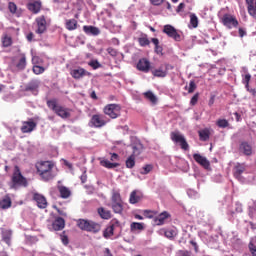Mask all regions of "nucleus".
Instances as JSON below:
<instances>
[{"label": "nucleus", "instance_id": "1", "mask_svg": "<svg viewBox=\"0 0 256 256\" xmlns=\"http://www.w3.org/2000/svg\"><path fill=\"white\" fill-rule=\"evenodd\" d=\"M35 167L43 181H51V179H54L55 174H53V169L55 163H53V161H39L35 164Z\"/></svg>", "mask_w": 256, "mask_h": 256}, {"label": "nucleus", "instance_id": "2", "mask_svg": "<svg viewBox=\"0 0 256 256\" xmlns=\"http://www.w3.org/2000/svg\"><path fill=\"white\" fill-rule=\"evenodd\" d=\"M48 109H51L53 113H55L58 117H61V119H69L71 117V112L69 108H66L64 106H61L57 99H51L47 102Z\"/></svg>", "mask_w": 256, "mask_h": 256}, {"label": "nucleus", "instance_id": "3", "mask_svg": "<svg viewBox=\"0 0 256 256\" xmlns=\"http://www.w3.org/2000/svg\"><path fill=\"white\" fill-rule=\"evenodd\" d=\"M111 209L114 213L121 215L123 214V209H125V203L121 198V193L118 191H113L111 196Z\"/></svg>", "mask_w": 256, "mask_h": 256}, {"label": "nucleus", "instance_id": "4", "mask_svg": "<svg viewBox=\"0 0 256 256\" xmlns=\"http://www.w3.org/2000/svg\"><path fill=\"white\" fill-rule=\"evenodd\" d=\"M104 115L110 117V119H117L121 117V105L119 104H108L103 108Z\"/></svg>", "mask_w": 256, "mask_h": 256}, {"label": "nucleus", "instance_id": "5", "mask_svg": "<svg viewBox=\"0 0 256 256\" xmlns=\"http://www.w3.org/2000/svg\"><path fill=\"white\" fill-rule=\"evenodd\" d=\"M12 183L15 186L19 187H27V178L24 177L23 174H21V169L19 166H15L14 173L12 175Z\"/></svg>", "mask_w": 256, "mask_h": 256}, {"label": "nucleus", "instance_id": "6", "mask_svg": "<svg viewBox=\"0 0 256 256\" xmlns=\"http://www.w3.org/2000/svg\"><path fill=\"white\" fill-rule=\"evenodd\" d=\"M109 121L105 119V115L103 114H94L92 115L89 125L90 127H94L95 129H101L105 127Z\"/></svg>", "mask_w": 256, "mask_h": 256}, {"label": "nucleus", "instance_id": "7", "mask_svg": "<svg viewBox=\"0 0 256 256\" xmlns=\"http://www.w3.org/2000/svg\"><path fill=\"white\" fill-rule=\"evenodd\" d=\"M170 139L173 143H178L183 151H189V143L185 139V136L179 132H171Z\"/></svg>", "mask_w": 256, "mask_h": 256}, {"label": "nucleus", "instance_id": "8", "mask_svg": "<svg viewBox=\"0 0 256 256\" xmlns=\"http://www.w3.org/2000/svg\"><path fill=\"white\" fill-rule=\"evenodd\" d=\"M222 24L224 25V27H227V29H233V28L239 27V21L237 20V17L231 14L223 15Z\"/></svg>", "mask_w": 256, "mask_h": 256}, {"label": "nucleus", "instance_id": "9", "mask_svg": "<svg viewBox=\"0 0 256 256\" xmlns=\"http://www.w3.org/2000/svg\"><path fill=\"white\" fill-rule=\"evenodd\" d=\"M35 129H37V122L33 118H30L28 121H22L21 133H33Z\"/></svg>", "mask_w": 256, "mask_h": 256}, {"label": "nucleus", "instance_id": "10", "mask_svg": "<svg viewBox=\"0 0 256 256\" xmlns=\"http://www.w3.org/2000/svg\"><path fill=\"white\" fill-rule=\"evenodd\" d=\"M71 77L73 79L79 80L83 79V77H91V72L85 70L84 68L78 67L70 71Z\"/></svg>", "mask_w": 256, "mask_h": 256}, {"label": "nucleus", "instance_id": "11", "mask_svg": "<svg viewBox=\"0 0 256 256\" xmlns=\"http://www.w3.org/2000/svg\"><path fill=\"white\" fill-rule=\"evenodd\" d=\"M163 33L171 37L175 41H181V34L177 33V29L172 25H165L163 29Z\"/></svg>", "mask_w": 256, "mask_h": 256}, {"label": "nucleus", "instance_id": "12", "mask_svg": "<svg viewBox=\"0 0 256 256\" xmlns=\"http://www.w3.org/2000/svg\"><path fill=\"white\" fill-rule=\"evenodd\" d=\"M36 25L38 27L36 33L38 35H43V33L47 31V19L45 18V16H40L36 18Z\"/></svg>", "mask_w": 256, "mask_h": 256}, {"label": "nucleus", "instance_id": "13", "mask_svg": "<svg viewBox=\"0 0 256 256\" xmlns=\"http://www.w3.org/2000/svg\"><path fill=\"white\" fill-rule=\"evenodd\" d=\"M239 152L246 157H251L253 155V146L247 141H242L239 145Z\"/></svg>", "mask_w": 256, "mask_h": 256}, {"label": "nucleus", "instance_id": "14", "mask_svg": "<svg viewBox=\"0 0 256 256\" xmlns=\"http://www.w3.org/2000/svg\"><path fill=\"white\" fill-rule=\"evenodd\" d=\"M193 159L198 163V165H201L204 169H211V163L205 156H201V154H193Z\"/></svg>", "mask_w": 256, "mask_h": 256}, {"label": "nucleus", "instance_id": "15", "mask_svg": "<svg viewBox=\"0 0 256 256\" xmlns=\"http://www.w3.org/2000/svg\"><path fill=\"white\" fill-rule=\"evenodd\" d=\"M33 200L36 201L37 207H39V209H47V198H45V196L39 193H34Z\"/></svg>", "mask_w": 256, "mask_h": 256}, {"label": "nucleus", "instance_id": "16", "mask_svg": "<svg viewBox=\"0 0 256 256\" xmlns=\"http://www.w3.org/2000/svg\"><path fill=\"white\" fill-rule=\"evenodd\" d=\"M137 69L143 73H149V70L151 69V62H149L147 58H142L137 63Z\"/></svg>", "mask_w": 256, "mask_h": 256}, {"label": "nucleus", "instance_id": "17", "mask_svg": "<svg viewBox=\"0 0 256 256\" xmlns=\"http://www.w3.org/2000/svg\"><path fill=\"white\" fill-rule=\"evenodd\" d=\"M247 170V165L245 163H236L234 166V177L239 179L243 173Z\"/></svg>", "mask_w": 256, "mask_h": 256}, {"label": "nucleus", "instance_id": "18", "mask_svg": "<svg viewBox=\"0 0 256 256\" xmlns=\"http://www.w3.org/2000/svg\"><path fill=\"white\" fill-rule=\"evenodd\" d=\"M52 229H54V231H63V229H65V219L57 217L52 223Z\"/></svg>", "mask_w": 256, "mask_h": 256}, {"label": "nucleus", "instance_id": "19", "mask_svg": "<svg viewBox=\"0 0 256 256\" xmlns=\"http://www.w3.org/2000/svg\"><path fill=\"white\" fill-rule=\"evenodd\" d=\"M248 13L253 19H256V0H245Z\"/></svg>", "mask_w": 256, "mask_h": 256}, {"label": "nucleus", "instance_id": "20", "mask_svg": "<svg viewBox=\"0 0 256 256\" xmlns=\"http://www.w3.org/2000/svg\"><path fill=\"white\" fill-rule=\"evenodd\" d=\"M25 91H31V93H34V95H37L39 92V82L37 80L30 81L26 87Z\"/></svg>", "mask_w": 256, "mask_h": 256}, {"label": "nucleus", "instance_id": "21", "mask_svg": "<svg viewBox=\"0 0 256 256\" xmlns=\"http://www.w3.org/2000/svg\"><path fill=\"white\" fill-rule=\"evenodd\" d=\"M41 1H35V2H30L27 4V9H29L34 15H37L41 11Z\"/></svg>", "mask_w": 256, "mask_h": 256}, {"label": "nucleus", "instance_id": "22", "mask_svg": "<svg viewBox=\"0 0 256 256\" xmlns=\"http://www.w3.org/2000/svg\"><path fill=\"white\" fill-rule=\"evenodd\" d=\"M57 189L61 199H69L71 197V189L67 188V186L59 185Z\"/></svg>", "mask_w": 256, "mask_h": 256}, {"label": "nucleus", "instance_id": "23", "mask_svg": "<svg viewBox=\"0 0 256 256\" xmlns=\"http://www.w3.org/2000/svg\"><path fill=\"white\" fill-rule=\"evenodd\" d=\"M1 235L2 241H4L8 247H11V237H13V231L4 229L2 230Z\"/></svg>", "mask_w": 256, "mask_h": 256}, {"label": "nucleus", "instance_id": "24", "mask_svg": "<svg viewBox=\"0 0 256 256\" xmlns=\"http://www.w3.org/2000/svg\"><path fill=\"white\" fill-rule=\"evenodd\" d=\"M83 31L86 35H94L97 36L101 33V30L95 26H83Z\"/></svg>", "mask_w": 256, "mask_h": 256}, {"label": "nucleus", "instance_id": "25", "mask_svg": "<svg viewBox=\"0 0 256 256\" xmlns=\"http://www.w3.org/2000/svg\"><path fill=\"white\" fill-rule=\"evenodd\" d=\"M99 231H101V224L90 220L87 233H99Z\"/></svg>", "mask_w": 256, "mask_h": 256}, {"label": "nucleus", "instance_id": "26", "mask_svg": "<svg viewBox=\"0 0 256 256\" xmlns=\"http://www.w3.org/2000/svg\"><path fill=\"white\" fill-rule=\"evenodd\" d=\"M169 217H171V214H169V212L167 211H164L159 214L158 217H156L155 223H157V225H163L165 223V220L169 219Z\"/></svg>", "mask_w": 256, "mask_h": 256}, {"label": "nucleus", "instance_id": "27", "mask_svg": "<svg viewBox=\"0 0 256 256\" xmlns=\"http://www.w3.org/2000/svg\"><path fill=\"white\" fill-rule=\"evenodd\" d=\"M97 213L101 219L109 220L111 219V212L108 209H105L104 207H100L97 209Z\"/></svg>", "mask_w": 256, "mask_h": 256}, {"label": "nucleus", "instance_id": "28", "mask_svg": "<svg viewBox=\"0 0 256 256\" xmlns=\"http://www.w3.org/2000/svg\"><path fill=\"white\" fill-rule=\"evenodd\" d=\"M90 221L91 220L78 219L77 220V227H79V229H81V231H88Z\"/></svg>", "mask_w": 256, "mask_h": 256}, {"label": "nucleus", "instance_id": "29", "mask_svg": "<svg viewBox=\"0 0 256 256\" xmlns=\"http://www.w3.org/2000/svg\"><path fill=\"white\" fill-rule=\"evenodd\" d=\"M100 165L102 167H105L106 169H115L116 167H119L120 164L117 162H110L109 160H101Z\"/></svg>", "mask_w": 256, "mask_h": 256}, {"label": "nucleus", "instance_id": "30", "mask_svg": "<svg viewBox=\"0 0 256 256\" xmlns=\"http://www.w3.org/2000/svg\"><path fill=\"white\" fill-rule=\"evenodd\" d=\"M17 69L20 71H23L27 67V57H25V54L20 55V59L18 63L16 64Z\"/></svg>", "mask_w": 256, "mask_h": 256}, {"label": "nucleus", "instance_id": "31", "mask_svg": "<svg viewBox=\"0 0 256 256\" xmlns=\"http://www.w3.org/2000/svg\"><path fill=\"white\" fill-rule=\"evenodd\" d=\"M152 75L154 77L165 78L167 70L163 69V66H160L159 68L152 70Z\"/></svg>", "mask_w": 256, "mask_h": 256}, {"label": "nucleus", "instance_id": "32", "mask_svg": "<svg viewBox=\"0 0 256 256\" xmlns=\"http://www.w3.org/2000/svg\"><path fill=\"white\" fill-rule=\"evenodd\" d=\"M198 133L200 141H209V137H211V132L209 131V129L205 128L203 130H200Z\"/></svg>", "mask_w": 256, "mask_h": 256}, {"label": "nucleus", "instance_id": "33", "mask_svg": "<svg viewBox=\"0 0 256 256\" xmlns=\"http://www.w3.org/2000/svg\"><path fill=\"white\" fill-rule=\"evenodd\" d=\"M115 233V226L110 225L103 231V237L104 239H109V237H113Z\"/></svg>", "mask_w": 256, "mask_h": 256}, {"label": "nucleus", "instance_id": "34", "mask_svg": "<svg viewBox=\"0 0 256 256\" xmlns=\"http://www.w3.org/2000/svg\"><path fill=\"white\" fill-rule=\"evenodd\" d=\"M145 229V226H143V223L141 222H132L130 224V230L132 233H135V231H143Z\"/></svg>", "mask_w": 256, "mask_h": 256}, {"label": "nucleus", "instance_id": "35", "mask_svg": "<svg viewBox=\"0 0 256 256\" xmlns=\"http://www.w3.org/2000/svg\"><path fill=\"white\" fill-rule=\"evenodd\" d=\"M9 207H11V198L9 196H5L0 200V209H9Z\"/></svg>", "mask_w": 256, "mask_h": 256}, {"label": "nucleus", "instance_id": "36", "mask_svg": "<svg viewBox=\"0 0 256 256\" xmlns=\"http://www.w3.org/2000/svg\"><path fill=\"white\" fill-rule=\"evenodd\" d=\"M77 20L75 19H69V20H66V29L68 31H75V29H77Z\"/></svg>", "mask_w": 256, "mask_h": 256}, {"label": "nucleus", "instance_id": "37", "mask_svg": "<svg viewBox=\"0 0 256 256\" xmlns=\"http://www.w3.org/2000/svg\"><path fill=\"white\" fill-rule=\"evenodd\" d=\"M141 201V196L137 195V191H132L129 198V203L131 205H135L136 203H139Z\"/></svg>", "mask_w": 256, "mask_h": 256}, {"label": "nucleus", "instance_id": "38", "mask_svg": "<svg viewBox=\"0 0 256 256\" xmlns=\"http://www.w3.org/2000/svg\"><path fill=\"white\" fill-rule=\"evenodd\" d=\"M151 42L155 45V53H157V55H163V47L159 45V39L152 38Z\"/></svg>", "mask_w": 256, "mask_h": 256}, {"label": "nucleus", "instance_id": "39", "mask_svg": "<svg viewBox=\"0 0 256 256\" xmlns=\"http://www.w3.org/2000/svg\"><path fill=\"white\" fill-rule=\"evenodd\" d=\"M144 97L145 99H148L150 103H153V104L157 103V96H155V94H153V92L151 91L145 92Z\"/></svg>", "mask_w": 256, "mask_h": 256}, {"label": "nucleus", "instance_id": "40", "mask_svg": "<svg viewBox=\"0 0 256 256\" xmlns=\"http://www.w3.org/2000/svg\"><path fill=\"white\" fill-rule=\"evenodd\" d=\"M160 233H163L165 237H167V239H173V237L177 235V233L173 229H167V230L162 229L160 230Z\"/></svg>", "mask_w": 256, "mask_h": 256}, {"label": "nucleus", "instance_id": "41", "mask_svg": "<svg viewBox=\"0 0 256 256\" xmlns=\"http://www.w3.org/2000/svg\"><path fill=\"white\" fill-rule=\"evenodd\" d=\"M190 25L193 29H197V27H199V18H197V15L190 14Z\"/></svg>", "mask_w": 256, "mask_h": 256}, {"label": "nucleus", "instance_id": "42", "mask_svg": "<svg viewBox=\"0 0 256 256\" xmlns=\"http://www.w3.org/2000/svg\"><path fill=\"white\" fill-rule=\"evenodd\" d=\"M135 155H130L126 160V167L127 169H133L135 167Z\"/></svg>", "mask_w": 256, "mask_h": 256}, {"label": "nucleus", "instance_id": "43", "mask_svg": "<svg viewBox=\"0 0 256 256\" xmlns=\"http://www.w3.org/2000/svg\"><path fill=\"white\" fill-rule=\"evenodd\" d=\"M138 43L140 47H147V45H150L151 41H149V38H147V35H145L138 38Z\"/></svg>", "mask_w": 256, "mask_h": 256}, {"label": "nucleus", "instance_id": "44", "mask_svg": "<svg viewBox=\"0 0 256 256\" xmlns=\"http://www.w3.org/2000/svg\"><path fill=\"white\" fill-rule=\"evenodd\" d=\"M216 125L220 127V129H226V127L229 126V121H227V119H218Z\"/></svg>", "mask_w": 256, "mask_h": 256}, {"label": "nucleus", "instance_id": "45", "mask_svg": "<svg viewBox=\"0 0 256 256\" xmlns=\"http://www.w3.org/2000/svg\"><path fill=\"white\" fill-rule=\"evenodd\" d=\"M3 47H11L13 45V40L9 36H4L2 39Z\"/></svg>", "mask_w": 256, "mask_h": 256}, {"label": "nucleus", "instance_id": "46", "mask_svg": "<svg viewBox=\"0 0 256 256\" xmlns=\"http://www.w3.org/2000/svg\"><path fill=\"white\" fill-rule=\"evenodd\" d=\"M33 73L35 75H41L43 73H45V68L39 65H35L32 69Z\"/></svg>", "mask_w": 256, "mask_h": 256}, {"label": "nucleus", "instance_id": "47", "mask_svg": "<svg viewBox=\"0 0 256 256\" xmlns=\"http://www.w3.org/2000/svg\"><path fill=\"white\" fill-rule=\"evenodd\" d=\"M250 81H251V74H246L242 79V83L245 85V88L247 89V91H249Z\"/></svg>", "mask_w": 256, "mask_h": 256}, {"label": "nucleus", "instance_id": "48", "mask_svg": "<svg viewBox=\"0 0 256 256\" xmlns=\"http://www.w3.org/2000/svg\"><path fill=\"white\" fill-rule=\"evenodd\" d=\"M151 171H153V165L147 164V165H145V166L142 168L141 174H142V175H147V174L151 173Z\"/></svg>", "mask_w": 256, "mask_h": 256}, {"label": "nucleus", "instance_id": "49", "mask_svg": "<svg viewBox=\"0 0 256 256\" xmlns=\"http://www.w3.org/2000/svg\"><path fill=\"white\" fill-rule=\"evenodd\" d=\"M60 239H61V242L63 243V245H69V236H67V234L65 233V231H63V232L60 234Z\"/></svg>", "mask_w": 256, "mask_h": 256}, {"label": "nucleus", "instance_id": "50", "mask_svg": "<svg viewBox=\"0 0 256 256\" xmlns=\"http://www.w3.org/2000/svg\"><path fill=\"white\" fill-rule=\"evenodd\" d=\"M88 65L89 67H92V69H101V63H99L97 60H91Z\"/></svg>", "mask_w": 256, "mask_h": 256}, {"label": "nucleus", "instance_id": "51", "mask_svg": "<svg viewBox=\"0 0 256 256\" xmlns=\"http://www.w3.org/2000/svg\"><path fill=\"white\" fill-rule=\"evenodd\" d=\"M8 9H9L10 13L15 15V13H17V4H15V2H9Z\"/></svg>", "mask_w": 256, "mask_h": 256}, {"label": "nucleus", "instance_id": "52", "mask_svg": "<svg viewBox=\"0 0 256 256\" xmlns=\"http://www.w3.org/2000/svg\"><path fill=\"white\" fill-rule=\"evenodd\" d=\"M107 53L109 54L110 57H117V55H119V52L117 51V49L113 48V47H109L107 48Z\"/></svg>", "mask_w": 256, "mask_h": 256}, {"label": "nucleus", "instance_id": "53", "mask_svg": "<svg viewBox=\"0 0 256 256\" xmlns=\"http://www.w3.org/2000/svg\"><path fill=\"white\" fill-rule=\"evenodd\" d=\"M144 217H146L147 219H153L155 217V212L151 211V210H144L143 213Z\"/></svg>", "mask_w": 256, "mask_h": 256}, {"label": "nucleus", "instance_id": "54", "mask_svg": "<svg viewBox=\"0 0 256 256\" xmlns=\"http://www.w3.org/2000/svg\"><path fill=\"white\" fill-rule=\"evenodd\" d=\"M198 101H199V93H196V94L191 98V100H190V105H191L192 107H195V105H197Z\"/></svg>", "mask_w": 256, "mask_h": 256}, {"label": "nucleus", "instance_id": "55", "mask_svg": "<svg viewBox=\"0 0 256 256\" xmlns=\"http://www.w3.org/2000/svg\"><path fill=\"white\" fill-rule=\"evenodd\" d=\"M195 89H197V84H195V81L191 80L189 83L188 93H194Z\"/></svg>", "mask_w": 256, "mask_h": 256}, {"label": "nucleus", "instance_id": "56", "mask_svg": "<svg viewBox=\"0 0 256 256\" xmlns=\"http://www.w3.org/2000/svg\"><path fill=\"white\" fill-rule=\"evenodd\" d=\"M178 255L179 256H192L191 251H189V250H179Z\"/></svg>", "mask_w": 256, "mask_h": 256}, {"label": "nucleus", "instance_id": "57", "mask_svg": "<svg viewBox=\"0 0 256 256\" xmlns=\"http://www.w3.org/2000/svg\"><path fill=\"white\" fill-rule=\"evenodd\" d=\"M250 253L252 256H256V246L253 243L249 244Z\"/></svg>", "mask_w": 256, "mask_h": 256}, {"label": "nucleus", "instance_id": "58", "mask_svg": "<svg viewBox=\"0 0 256 256\" xmlns=\"http://www.w3.org/2000/svg\"><path fill=\"white\" fill-rule=\"evenodd\" d=\"M132 155H134V157H137V156L141 155V149H139V147H137V146H133Z\"/></svg>", "mask_w": 256, "mask_h": 256}, {"label": "nucleus", "instance_id": "59", "mask_svg": "<svg viewBox=\"0 0 256 256\" xmlns=\"http://www.w3.org/2000/svg\"><path fill=\"white\" fill-rule=\"evenodd\" d=\"M175 69V67L171 64H164V71H166V74L168 73V71H171Z\"/></svg>", "mask_w": 256, "mask_h": 256}, {"label": "nucleus", "instance_id": "60", "mask_svg": "<svg viewBox=\"0 0 256 256\" xmlns=\"http://www.w3.org/2000/svg\"><path fill=\"white\" fill-rule=\"evenodd\" d=\"M110 161H119V154L117 153H110Z\"/></svg>", "mask_w": 256, "mask_h": 256}, {"label": "nucleus", "instance_id": "61", "mask_svg": "<svg viewBox=\"0 0 256 256\" xmlns=\"http://www.w3.org/2000/svg\"><path fill=\"white\" fill-rule=\"evenodd\" d=\"M152 5L159 6L163 3L165 0H150Z\"/></svg>", "mask_w": 256, "mask_h": 256}, {"label": "nucleus", "instance_id": "62", "mask_svg": "<svg viewBox=\"0 0 256 256\" xmlns=\"http://www.w3.org/2000/svg\"><path fill=\"white\" fill-rule=\"evenodd\" d=\"M238 33L239 37H245V35H247V31H245L243 28H239Z\"/></svg>", "mask_w": 256, "mask_h": 256}, {"label": "nucleus", "instance_id": "63", "mask_svg": "<svg viewBox=\"0 0 256 256\" xmlns=\"http://www.w3.org/2000/svg\"><path fill=\"white\" fill-rule=\"evenodd\" d=\"M214 103H215V95H212L208 102L209 107H213Z\"/></svg>", "mask_w": 256, "mask_h": 256}, {"label": "nucleus", "instance_id": "64", "mask_svg": "<svg viewBox=\"0 0 256 256\" xmlns=\"http://www.w3.org/2000/svg\"><path fill=\"white\" fill-rule=\"evenodd\" d=\"M33 37H35V35L33 34V32H30L27 34L26 39L27 41L31 42L33 41Z\"/></svg>", "mask_w": 256, "mask_h": 256}]
</instances>
